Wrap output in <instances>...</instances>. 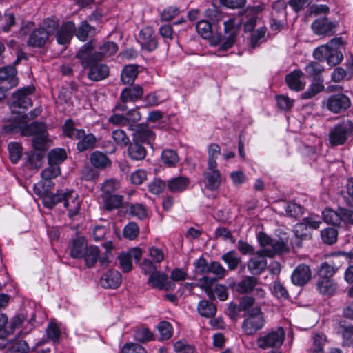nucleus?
I'll return each mask as SVG.
<instances>
[{
  "mask_svg": "<svg viewBox=\"0 0 353 353\" xmlns=\"http://www.w3.org/2000/svg\"><path fill=\"white\" fill-rule=\"evenodd\" d=\"M344 46L345 42L342 37L333 38L325 45L316 48L313 52V57L321 61H326L331 66L338 65L343 59L340 48Z\"/></svg>",
  "mask_w": 353,
  "mask_h": 353,
  "instance_id": "nucleus-1",
  "label": "nucleus"
},
{
  "mask_svg": "<svg viewBox=\"0 0 353 353\" xmlns=\"http://www.w3.org/2000/svg\"><path fill=\"white\" fill-rule=\"evenodd\" d=\"M22 135L32 137V145L35 150H47L49 147V134L45 123L33 121L23 126Z\"/></svg>",
  "mask_w": 353,
  "mask_h": 353,
  "instance_id": "nucleus-2",
  "label": "nucleus"
},
{
  "mask_svg": "<svg viewBox=\"0 0 353 353\" xmlns=\"http://www.w3.org/2000/svg\"><path fill=\"white\" fill-rule=\"evenodd\" d=\"M110 43L105 42L96 50L95 42L92 40L85 43L77 54V59L80 61L83 68L98 63L104 57L105 54L109 50Z\"/></svg>",
  "mask_w": 353,
  "mask_h": 353,
  "instance_id": "nucleus-3",
  "label": "nucleus"
},
{
  "mask_svg": "<svg viewBox=\"0 0 353 353\" xmlns=\"http://www.w3.org/2000/svg\"><path fill=\"white\" fill-rule=\"evenodd\" d=\"M353 137V121L349 119L335 125L329 131V142L332 146L343 145L348 137Z\"/></svg>",
  "mask_w": 353,
  "mask_h": 353,
  "instance_id": "nucleus-4",
  "label": "nucleus"
},
{
  "mask_svg": "<svg viewBox=\"0 0 353 353\" xmlns=\"http://www.w3.org/2000/svg\"><path fill=\"white\" fill-rule=\"evenodd\" d=\"M265 318L259 307H254L245 314L242 330L246 335H254L265 325Z\"/></svg>",
  "mask_w": 353,
  "mask_h": 353,
  "instance_id": "nucleus-5",
  "label": "nucleus"
},
{
  "mask_svg": "<svg viewBox=\"0 0 353 353\" xmlns=\"http://www.w3.org/2000/svg\"><path fill=\"white\" fill-rule=\"evenodd\" d=\"M257 238L260 245L263 248L259 252L268 257H273L276 254H282L288 250L287 244L283 240L272 239L263 232L258 234Z\"/></svg>",
  "mask_w": 353,
  "mask_h": 353,
  "instance_id": "nucleus-6",
  "label": "nucleus"
},
{
  "mask_svg": "<svg viewBox=\"0 0 353 353\" xmlns=\"http://www.w3.org/2000/svg\"><path fill=\"white\" fill-rule=\"evenodd\" d=\"M285 337V332L282 327L272 330L256 339V345L259 348L267 350L269 348L280 347Z\"/></svg>",
  "mask_w": 353,
  "mask_h": 353,
  "instance_id": "nucleus-7",
  "label": "nucleus"
},
{
  "mask_svg": "<svg viewBox=\"0 0 353 353\" xmlns=\"http://www.w3.org/2000/svg\"><path fill=\"white\" fill-rule=\"evenodd\" d=\"M286 8L287 3L284 0H276L272 3L270 22L272 30H280L286 23Z\"/></svg>",
  "mask_w": 353,
  "mask_h": 353,
  "instance_id": "nucleus-8",
  "label": "nucleus"
},
{
  "mask_svg": "<svg viewBox=\"0 0 353 353\" xmlns=\"http://www.w3.org/2000/svg\"><path fill=\"white\" fill-rule=\"evenodd\" d=\"M350 105V98L341 93L332 94L322 102L323 107H325L329 111L334 114H339L346 110Z\"/></svg>",
  "mask_w": 353,
  "mask_h": 353,
  "instance_id": "nucleus-9",
  "label": "nucleus"
},
{
  "mask_svg": "<svg viewBox=\"0 0 353 353\" xmlns=\"http://www.w3.org/2000/svg\"><path fill=\"white\" fill-rule=\"evenodd\" d=\"M224 35L219 37L221 50H227L234 43L238 28L235 26V20L230 19L224 23Z\"/></svg>",
  "mask_w": 353,
  "mask_h": 353,
  "instance_id": "nucleus-10",
  "label": "nucleus"
},
{
  "mask_svg": "<svg viewBox=\"0 0 353 353\" xmlns=\"http://www.w3.org/2000/svg\"><path fill=\"white\" fill-rule=\"evenodd\" d=\"M214 281L215 279H209L207 276H203L200 279V282L201 283L200 288L205 290L210 299H214L215 294L220 301H225L228 296L227 288L222 285H217L213 292L212 286Z\"/></svg>",
  "mask_w": 353,
  "mask_h": 353,
  "instance_id": "nucleus-11",
  "label": "nucleus"
},
{
  "mask_svg": "<svg viewBox=\"0 0 353 353\" xmlns=\"http://www.w3.org/2000/svg\"><path fill=\"white\" fill-rule=\"evenodd\" d=\"M143 95V89L139 85H134L123 89L121 93L120 99L123 103L127 102H135L141 99ZM127 109L125 104H117L114 110L124 111Z\"/></svg>",
  "mask_w": 353,
  "mask_h": 353,
  "instance_id": "nucleus-12",
  "label": "nucleus"
},
{
  "mask_svg": "<svg viewBox=\"0 0 353 353\" xmlns=\"http://www.w3.org/2000/svg\"><path fill=\"white\" fill-rule=\"evenodd\" d=\"M312 29L316 34L331 36L335 33L339 26L336 21H331L327 17H321L313 21Z\"/></svg>",
  "mask_w": 353,
  "mask_h": 353,
  "instance_id": "nucleus-13",
  "label": "nucleus"
},
{
  "mask_svg": "<svg viewBox=\"0 0 353 353\" xmlns=\"http://www.w3.org/2000/svg\"><path fill=\"white\" fill-rule=\"evenodd\" d=\"M35 90L34 86H28L18 90L12 94L11 106L14 108H28L32 105L30 97Z\"/></svg>",
  "mask_w": 353,
  "mask_h": 353,
  "instance_id": "nucleus-14",
  "label": "nucleus"
},
{
  "mask_svg": "<svg viewBox=\"0 0 353 353\" xmlns=\"http://www.w3.org/2000/svg\"><path fill=\"white\" fill-rule=\"evenodd\" d=\"M203 183L209 190H217L221 183V174L217 166L212 168L208 165L206 170L203 173Z\"/></svg>",
  "mask_w": 353,
  "mask_h": 353,
  "instance_id": "nucleus-15",
  "label": "nucleus"
},
{
  "mask_svg": "<svg viewBox=\"0 0 353 353\" xmlns=\"http://www.w3.org/2000/svg\"><path fill=\"white\" fill-rule=\"evenodd\" d=\"M148 283L152 288H158L160 290H170L174 288V284L168 281V275L163 272L157 270L150 274Z\"/></svg>",
  "mask_w": 353,
  "mask_h": 353,
  "instance_id": "nucleus-16",
  "label": "nucleus"
},
{
  "mask_svg": "<svg viewBox=\"0 0 353 353\" xmlns=\"http://www.w3.org/2000/svg\"><path fill=\"white\" fill-rule=\"evenodd\" d=\"M75 30L76 26L74 22L69 21L62 23L55 35L58 43L65 45L70 43Z\"/></svg>",
  "mask_w": 353,
  "mask_h": 353,
  "instance_id": "nucleus-17",
  "label": "nucleus"
},
{
  "mask_svg": "<svg viewBox=\"0 0 353 353\" xmlns=\"http://www.w3.org/2000/svg\"><path fill=\"white\" fill-rule=\"evenodd\" d=\"M138 40L142 48L148 52L154 50L157 47L154 32L150 27H145L140 31Z\"/></svg>",
  "mask_w": 353,
  "mask_h": 353,
  "instance_id": "nucleus-18",
  "label": "nucleus"
},
{
  "mask_svg": "<svg viewBox=\"0 0 353 353\" xmlns=\"http://www.w3.org/2000/svg\"><path fill=\"white\" fill-rule=\"evenodd\" d=\"M134 130L133 141L139 143H148L149 145L152 144L155 138V134L147 124H138L135 125Z\"/></svg>",
  "mask_w": 353,
  "mask_h": 353,
  "instance_id": "nucleus-19",
  "label": "nucleus"
},
{
  "mask_svg": "<svg viewBox=\"0 0 353 353\" xmlns=\"http://www.w3.org/2000/svg\"><path fill=\"white\" fill-rule=\"evenodd\" d=\"M311 276L310 267L305 264H300L293 271L291 280L294 285L303 286L310 280Z\"/></svg>",
  "mask_w": 353,
  "mask_h": 353,
  "instance_id": "nucleus-20",
  "label": "nucleus"
},
{
  "mask_svg": "<svg viewBox=\"0 0 353 353\" xmlns=\"http://www.w3.org/2000/svg\"><path fill=\"white\" fill-rule=\"evenodd\" d=\"M75 134V139L79 140L77 148L79 152L90 150L95 147L97 139L92 134H86L84 130H81L76 132Z\"/></svg>",
  "mask_w": 353,
  "mask_h": 353,
  "instance_id": "nucleus-21",
  "label": "nucleus"
},
{
  "mask_svg": "<svg viewBox=\"0 0 353 353\" xmlns=\"http://www.w3.org/2000/svg\"><path fill=\"white\" fill-rule=\"evenodd\" d=\"M62 203H63L64 208L68 211L70 217H72L79 214L81 204L78 195L73 191L65 192Z\"/></svg>",
  "mask_w": 353,
  "mask_h": 353,
  "instance_id": "nucleus-22",
  "label": "nucleus"
},
{
  "mask_svg": "<svg viewBox=\"0 0 353 353\" xmlns=\"http://www.w3.org/2000/svg\"><path fill=\"white\" fill-rule=\"evenodd\" d=\"M16 74L17 70L12 65L0 68V84L10 89L15 87L18 84Z\"/></svg>",
  "mask_w": 353,
  "mask_h": 353,
  "instance_id": "nucleus-23",
  "label": "nucleus"
},
{
  "mask_svg": "<svg viewBox=\"0 0 353 353\" xmlns=\"http://www.w3.org/2000/svg\"><path fill=\"white\" fill-rule=\"evenodd\" d=\"M264 254L257 252L256 256L251 258L248 262V268L252 274H260L267 267V260Z\"/></svg>",
  "mask_w": 353,
  "mask_h": 353,
  "instance_id": "nucleus-24",
  "label": "nucleus"
},
{
  "mask_svg": "<svg viewBox=\"0 0 353 353\" xmlns=\"http://www.w3.org/2000/svg\"><path fill=\"white\" fill-rule=\"evenodd\" d=\"M88 68H89L88 77L92 81H99L109 75V68L105 64L95 63Z\"/></svg>",
  "mask_w": 353,
  "mask_h": 353,
  "instance_id": "nucleus-25",
  "label": "nucleus"
},
{
  "mask_svg": "<svg viewBox=\"0 0 353 353\" xmlns=\"http://www.w3.org/2000/svg\"><path fill=\"white\" fill-rule=\"evenodd\" d=\"M29 121L28 114L19 112L14 118V121L3 125L4 130L8 133L21 132L22 134L23 126Z\"/></svg>",
  "mask_w": 353,
  "mask_h": 353,
  "instance_id": "nucleus-26",
  "label": "nucleus"
},
{
  "mask_svg": "<svg viewBox=\"0 0 353 353\" xmlns=\"http://www.w3.org/2000/svg\"><path fill=\"white\" fill-rule=\"evenodd\" d=\"M303 75V73L300 70H295L287 74L285 82L288 87L296 92L302 90L305 87V83L301 80Z\"/></svg>",
  "mask_w": 353,
  "mask_h": 353,
  "instance_id": "nucleus-27",
  "label": "nucleus"
},
{
  "mask_svg": "<svg viewBox=\"0 0 353 353\" xmlns=\"http://www.w3.org/2000/svg\"><path fill=\"white\" fill-rule=\"evenodd\" d=\"M190 183V179L188 177L180 176L168 180L167 186L171 192L178 193L185 190Z\"/></svg>",
  "mask_w": 353,
  "mask_h": 353,
  "instance_id": "nucleus-28",
  "label": "nucleus"
},
{
  "mask_svg": "<svg viewBox=\"0 0 353 353\" xmlns=\"http://www.w3.org/2000/svg\"><path fill=\"white\" fill-rule=\"evenodd\" d=\"M48 38L47 33L39 27L30 34L28 44L32 47H41L46 43Z\"/></svg>",
  "mask_w": 353,
  "mask_h": 353,
  "instance_id": "nucleus-29",
  "label": "nucleus"
},
{
  "mask_svg": "<svg viewBox=\"0 0 353 353\" xmlns=\"http://www.w3.org/2000/svg\"><path fill=\"white\" fill-rule=\"evenodd\" d=\"M294 233L296 237V241H294L292 243L296 244L298 247L301 246L300 239L306 240L311 238V231L310 228L307 227V224L303 221L294 225Z\"/></svg>",
  "mask_w": 353,
  "mask_h": 353,
  "instance_id": "nucleus-30",
  "label": "nucleus"
},
{
  "mask_svg": "<svg viewBox=\"0 0 353 353\" xmlns=\"http://www.w3.org/2000/svg\"><path fill=\"white\" fill-rule=\"evenodd\" d=\"M258 283L256 278L251 276H245L236 285V291L240 294H248L255 289Z\"/></svg>",
  "mask_w": 353,
  "mask_h": 353,
  "instance_id": "nucleus-31",
  "label": "nucleus"
},
{
  "mask_svg": "<svg viewBox=\"0 0 353 353\" xmlns=\"http://www.w3.org/2000/svg\"><path fill=\"white\" fill-rule=\"evenodd\" d=\"M65 192L57 190V193L48 192L43 196V204L48 208H53L56 205L62 203Z\"/></svg>",
  "mask_w": 353,
  "mask_h": 353,
  "instance_id": "nucleus-32",
  "label": "nucleus"
},
{
  "mask_svg": "<svg viewBox=\"0 0 353 353\" xmlns=\"http://www.w3.org/2000/svg\"><path fill=\"white\" fill-rule=\"evenodd\" d=\"M88 243L84 237H79L72 241L70 256L73 258H82Z\"/></svg>",
  "mask_w": 353,
  "mask_h": 353,
  "instance_id": "nucleus-33",
  "label": "nucleus"
},
{
  "mask_svg": "<svg viewBox=\"0 0 353 353\" xmlns=\"http://www.w3.org/2000/svg\"><path fill=\"white\" fill-rule=\"evenodd\" d=\"M197 311L202 316L212 318L216 313V307L213 303L209 301L201 300L198 303Z\"/></svg>",
  "mask_w": 353,
  "mask_h": 353,
  "instance_id": "nucleus-34",
  "label": "nucleus"
},
{
  "mask_svg": "<svg viewBox=\"0 0 353 353\" xmlns=\"http://www.w3.org/2000/svg\"><path fill=\"white\" fill-rule=\"evenodd\" d=\"M128 155L132 160L140 161L146 156L145 148L139 142L133 141L128 150Z\"/></svg>",
  "mask_w": 353,
  "mask_h": 353,
  "instance_id": "nucleus-35",
  "label": "nucleus"
},
{
  "mask_svg": "<svg viewBox=\"0 0 353 353\" xmlns=\"http://www.w3.org/2000/svg\"><path fill=\"white\" fill-rule=\"evenodd\" d=\"M90 161L97 169L105 168L109 162L105 154L100 151H94L90 154Z\"/></svg>",
  "mask_w": 353,
  "mask_h": 353,
  "instance_id": "nucleus-36",
  "label": "nucleus"
},
{
  "mask_svg": "<svg viewBox=\"0 0 353 353\" xmlns=\"http://www.w3.org/2000/svg\"><path fill=\"white\" fill-rule=\"evenodd\" d=\"M99 254V248L97 246L87 245V248L84 251L83 257L85 259V264L88 267H92L97 261Z\"/></svg>",
  "mask_w": 353,
  "mask_h": 353,
  "instance_id": "nucleus-37",
  "label": "nucleus"
},
{
  "mask_svg": "<svg viewBox=\"0 0 353 353\" xmlns=\"http://www.w3.org/2000/svg\"><path fill=\"white\" fill-rule=\"evenodd\" d=\"M34 150L27 153L28 164L30 168H39L42 165V161L44 158V152L46 150Z\"/></svg>",
  "mask_w": 353,
  "mask_h": 353,
  "instance_id": "nucleus-38",
  "label": "nucleus"
},
{
  "mask_svg": "<svg viewBox=\"0 0 353 353\" xmlns=\"http://www.w3.org/2000/svg\"><path fill=\"white\" fill-rule=\"evenodd\" d=\"M137 74V67L130 65L123 68L121 74V79L123 84H131L134 81Z\"/></svg>",
  "mask_w": 353,
  "mask_h": 353,
  "instance_id": "nucleus-39",
  "label": "nucleus"
},
{
  "mask_svg": "<svg viewBox=\"0 0 353 353\" xmlns=\"http://www.w3.org/2000/svg\"><path fill=\"white\" fill-rule=\"evenodd\" d=\"M319 292L323 295L330 296L336 290V284L331 279H320L316 284Z\"/></svg>",
  "mask_w": 353,
  "mask_h": 353,
  "instance_id": "nucleus-40",
  "label": "nucleus"
},
{
  "mask_svg": "<svg viewBox=\"0 0 353 353\" xmlns=\"http://www.w3.org/2000/svg\"><path fill=\"white\" fill-rule=\"evenodd\" d=\"M67 158V154L64 149L56 148L49 152L48 154V163L60 165Z\"/></svg>",
  "mask_w": 353,
  "mask_h": 353,
  "instance_id": "nucleus-41",
  "label": "nucleus"
},
{
  "mask_svg": "<svg viewBox=\"0 0 353 353\" xmlns=\"http://www.w3.org/2000/svg\"><path fill=\"white\" fill-rule=\"evenodd\" d=\"M99 200L105 210H110V180H106L103 184Z\"/></svg>",
  "mask_w": 353,
  "mask_h": 353,
  "instance_id": "nucleus-42",
  "label": "nucleus"
},
{
  "mask_svg": "<svg viewBox=\"0 0 353 353\" xmlns=\"http://www.w3.org/2000/svg\"><path fill=\"white\" fill-rule=\"evenodd\" d=\"M161 161L166 166L174 167L179 162V157L175 150L166 149L161 153Z\"/></svg>",
  "mask_w": 353,
  "mask_h": 353,
  "instance_id": "nucleus-43",
  "label": "nucleus"
},
{
  "mask_svg": "<svg viewBox=\"0 0 353 353\" xmlns=\"http://www.w3.org/2000/svg\"><path fill=\"white\" fill-rule=\"evenodd\" d=\"M323 219L325 222L333 225H339L341 223L339 208L336 211L327 208L323 212Z\"/></svg>",
  "mask_w": 353,
  "mask_h": 353,
  "instance_id": "nucleus-44",
  "label": "nucleus"
},
{
  "mask_svg": "<svg viewBox=\"0 0 353 353\" xmlns=\"http://www.w3.org/2000/svg\"><path fill=\"white\" fill-rule=\"evenodd\" d=\"M339 266L335 265L334 262L329 263H323L319 270V275L321 279H330V278L336 272Z\"/></svg>",
  "mask_w": 353,
  "mask_h": 353,
  "instance_id": "nucleus-45",
  "label": "nucleus"
},
{
  "mask_svg": "<svg viewBox=\"0 0 353 353\" xmlns=\"http://www.w3.org/2000/svg\"><path fill=\"white\" fill-rule=\"evenodd\" d=\"M221 259L227 263L228 269L230 270H235L241 261L235 251L228 252L221 256Z\"/></svg>",
  "mask_w": 353,
  "mask_h": 353,
  "instance_id": "nucleus-46",
  "label": "nucleus"
},
{
  "mask_svg": "<svg viewBox=\"0 0 353 353\" xmlns=\"http://www.w3.org/2000/svg\"><path fill=\"white\" fill-rule=\"evenodd\" d=\"M196 32L203 39H209L212 34V24L208 20L199 21L196 26Z\"/></svg>",
  "mask_w": 353,
  "mask_h": 353,
  "instance_id": "nucleus-47",
  "label": "nucleus"
},
{
  "mask_svg": "<svg viewBox=\"0 0 353 353\" xmlns=\"http://www.w3.org/2000/svg\"><path fill=\"white\" fill-rule=\"evenodd\" d=\"M92 31H94V28L90 26L86 21H84L81 23L77 29L76 28L74 34L79 40L85 41Z\"/></svg>",
  "mask_w": 353,
  "mask_h": 353,
  "instance_id": "nucleus-48",
  "label": "nucleus"
},
{
  "mask_svg": "<svg viewBox=\"0 0 353 353\" xmlns=\"http://www.w3.org/2000/svg\"><path fill=\"white\" fill-rule=\"evenodd\" d=\"M325 342V337L323 334H316L313 338V344L308 353H324L323 346Z\"/></svg>",
  "mask_w": 353,
  "mask_h": 353,
  "instance_id": "nucleus-49",
  "label": "nucleus"
},
{
  "mask_svg": "<svg viewBox=\"0 0 353 353\" xmlns=\"http://www.w3.org/2000/svg\"><path fill=\"white\" fill-rule=\"evenodd\" d=\"M208 165L210 167L217 166L216 159L221 154V148L219 145L212 143L208 147Z\"/></svg>",
  "mask_w": 353,
  "mask_h": 353,
  "instance_id": "nucleus-50",
  "label": "nucleus"
},
{
  "mask_svg": "<svg viewBox=\"0 0 353 353\" xmlns=\"http://www.w3.org/2000/svg\"><path fill=\"white\" fill-rule=\"evenodd\" d=\"M119 267L123 272H129L132 269V262L126 252H121L117 256Z\"/></svg>",
  "mask_w": 353,
  "mask_h": 353,
  "instance_id": "nucleus-51",
  "label": "nucleus"
},
{
  "mask_svg": "<svg viewBox=\"0 0 353 353\" xmlns=\"http://www.w3.org/2000/svg\"><path fill=\"white\" fill-rule=\"evenodd\" d=\"M321 235L322 240L325 243L332 245L337 240L338 231L335 228H328L323 230Z\"/></svg>",
  "mask_w": 353,
  "mask_h": 353,
  "instance_id": "nucleus-52",
  "label": "nucleus"
},
{
  "mask_svg": "<svg viewBox=\"0 0 353 353\" xmlns=\"http://www.w3.org/2000/svg\"><path fill=\"white\" fill-rule=\"evenodd\" d=\"M61 173L60 166L48 163V166L41 173L43 180L52 179Z\"/></svg>",
  "mask_w": 353,
  "mask_h": 353,
  "instance_id": "nucleus-53",
  "label": "nucleus"
},
{
  "mask_svg": "<svg viewBox=\"0 0 353 353\" xmlns=\"http://www.w3.org/2000/svg\"><path fill=\"white\" fill-rule=\"evenodd\" d=\"M9 154L11 161L17 163L22 154V148L17 143H11L8 145Z\"/></svg>",
  "mask_w": 353,
  "mask_h": 353,
  "instance_id": "nucleus-54",
  "label": "nucleus"
},
{
  "mask_svg": "<svg viewBox=\"0 0 353 353\" xmlns=\"http://www.w3.org/2000/svg\"><path fill=\"white\" fill-rule=\"evenodd\" d=\"M134 336L136 341L141 343H145L153 339L152 333L147 327L137 329Z\"/></svg>",
  "mask_w": 353,
  "mask_h": 353,
  "instance_id": "nucleus-55",
  "label": "nucleus"
},
{
  "mask_svg": "<svg viewBox=\"0 0 353 353\" xmlns=\"http://www.w3.org/2000/svg\"><path fill=\"white\" fill-rule=\"evenodd\" d=\"M157 328L162 340H168L172 336V327L169 322L165 321L160 322Z\"/></svg>",
  "mask_w": 353,
  "mask_h": 353,
  "instance_id": "nucleus-56",
  "label": "nucleus"
},
{
  "mask_svg": "<svg viewBox=\"0 0 353 353\" xmlns=\"http://www.w3.org/2000/svg\"><path fill=\"white\" fill-rule=\"evenodd\" d=\"M225 269L216 261H212L209 263L208 274H213L216 276V279H222L225 275Z\"/></svg>",
  "mask_w": 353,
  "mask_h": 353,
  "instance_id": "nucleus-57",
  "label": "nucleus"
},
{
  "mask_svg": "<svg viewBox=\"0 0 353 353\" xmlns=\"http://www.w3.org/2000/svg\"><path fill=\"white\" fill-rule=\"evenodd\" d=\"M305 70L310 77L316 79L324 70V68L319 63L312 61L305 66Z\"/></svg>",
  "mask_w": 353,
  "mask_h": 353,
  "instance_id": "nucleus-58",
  "label": "nucleus"
},
{
  "mask_svg": "<svg viewBox=\"0 0 353 353\" xmlns=\"http://www.w3.org/2000/svg\"><path fill=\"white\" fill-rule=\"evenodd\" d=\"M112 138L121 146H126L130 143V139L123 130H114L112 132Z\"/></svg>",
  "mask_w": 353,
  "mask_h": 353,
  "instance_id": "nucleus-59",
  "label": "nucleus"
},
{
  "mask_svg": "<svg viewBox=\"0 0 353 353\" xmlns=\"http://www.w3.org/2000/svg\"><path fill=\"white\" fill-rule=\"evenodd\" d=\"M167 183L161 179H154L148 184V190L153 194H159L163 191Z\"/></svg>",
  "mask_w": 353,
  "mask_h": 353,
  "instance_id": "nucleus-60",
  "label": "nucleus"
},
{
  "mask_svg": "<svg viewBox=\"0 0 353 353\" xmlns=\"http://www.w3.org/2000/svg\"><path fill=\"white\" fill-rule=\"evenodd\" d=\"M139 227L134 222H130L123 228V235L129 240L134 239L139 234Z\"/></svg>",
  "mask_w": 353,
  "mask_h": 353,
  "instance_id": "nucleus-61",
  "label": "nucleus"
},
{
  "mask_svg": "<svg viewBox=\"0 0 353 353\" xmlns=\"http://www.w3.org/2000/svg\"><path fill=\"white\" fill-rule=\"evenodd\" d=\"M285 212L288 216L296 218L302 214L303 208L296 203H288L285 206Z\"/></svg>",
  "mask_w": 353,
  "mask_h": 353,
  "instance_id": "nucleus-62",
  "label": "nucleus"
},
{
  "mask_svg": "<svg viewBox=\"0 0 353 353\" xmlns=\"http://www.w3.org/2000/svg\"><path fill=\"white\" fill-rule=\"evenodd\" d=\"M272 292L278 299H287L289 297L288 290L279 281L274 282Z\"/></svg>",
  "mask_w": 353,
  "mask_h": 353,
  "instance_id": "nucleus-63",
  "label": "nucleus"
},
{
  "mask_svg": "<svg viewBox=\"0 0 353 353\" xmlns=\"http://www.w3.org/2000/svg\"><path fill=\"white\" fill-rule=\"evenodd\" d=\"M40 28L47 33V36L49 37L50 35L53 34L55 32H57L59 23L55 20L46 19L43 21L42 26Z\"/></svg>",
  "mask_w": 353,
  "mask_h": 353,
  "instance_id": "nucleus-64",
  "label": "nucleus"
}]
</instances>
